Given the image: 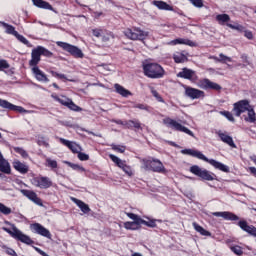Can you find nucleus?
<instances>
[{
  "instance_id": "58836bf2",
  "label": "nucleus",
  "mask_w": 256,
  "mask_h": 256,
  "mask_svg": "<svg viewBox=\"0 0 256 256\" xmlns=\"http://www.w3.org/2000/svg\"><path fill=\"white\" fill-rule=\"evenodd\" d=\"M150 91H151V94L153 95V97H155V99L158 101V103H165V99H163L161 94H159V92H157V90H155L154 87H151Z\"/></svg>"
},
{
  "instance_id": "ea45409f",
  "label": "nucleus",
  "mask_w": 256,
  "mask_h": 256,
  "mask_svg": "<svg viewBox=\"0 0 256 256\" xmlns=\"http://www.w3.org/2000/svg\"><path fill=\"white\" fill-rule=\"evenodd\" d=\"M219 114L223 115V117H226V119H228V121H230L231 123H235V117H233V113L227 110H224V111H220Z\"/></svg>"
},
{
  "instance_id": "e433bc0d",
  "label": "nucleus",
  "mask_w": 256,
  "mask_h": 256,
  "mask_svg": "<svg viewBox=\"0 0 256 256\" xmlns=\"http://www.w3.org/2000/svg\"><path fill=\"white\" fill-rule=\"evenodd\" d=\"M68 167H71L73 171H79L80 173H85V168L79 164H74L71 162H65Z\"/></svg>"
},
{
  "instance_id": "f8f14e48",
  "label": "nucleus",
  "mask_w": 256,
  "mask_h": 256,
  "mask_svg": "<svg viewBox=\"0 0 256 256\" xmlns=\"http://www.w3.org/2000/svg\"><path fill=\"white\" fill-rule=\"evenodd\" d=\"M93 37L101 38L102 43H109L115 39V34L107 29L95 28L92 29Z\"/></svg>"
},
{
  "instance_id": "5701e85b",
  "label": "nucleus",
  "mask_w": 256,
  "mask_h": 256,
  "mask_svg": "<svg viewBox=\"0 0 256 256\" xmlns=\"http://www.w3.org/2000/svg\"><path fill=\"white\" fill-rule=\"evenodd\" d=\"M212 215L214 217H223L225 221H239V216L229 211L213 212Z\"/></svg>"
},
{
  "instance_id": "cd10ccee",
  "label": "nucleus",
  "mask_w": 256,
  "mask_h": 256,
  "mask_svg": "<svg viewBox=\"0 0 256 256\" xmlns=\"http://www.w3.org/2000/svg\"><path fill=\"white\" fill-rule=\"evenodd\" d=\"M13 168L18 171V173H21L22 175H25L29 173V166H27L25 163H22L19 160H15L13 163Z\"/></svg>"
},
{
  "instance_id": "ddd939ff",
  "label": "nucleus",
  "mask_w": 256,
  "mask_h": 256,
  "mask_svg": "<svg viewBox=\"0 0 256 256\" xmlns=\"http://www.w3.org/2000/svg\"><path fill=\"white\" fill-rule=\"evenodd\" d=\"M109 159H111L119 169H122L128 177H133V168L127 164V161L121 160L119 157L115 156V154H109Z\"/></svg>"
},
{
  "instance_id": "5fc2aeb1",
  "label": "nucleus",
  "mask_w": 256,
  "mask_h": 256,
  "mask_svg": "<svg viewBox=\"0 0 256 256\" xmlns=\"http://www.w3.org/2000/svg\"><path fill=\"white\" fill-rule=\"evenodd\" d=\"M113 151H117V153H125V146L112 144Z\"/></svg>"
},
{
  "instance_id": "f704fd0d",
  "label": "nucleus",
  "mask_w": 256,
  "mask_h": 256,
  "mask_svg": "<svg viewBox=\"0 0 256 256\" xmlns=\"http://www.w3.org/2000/svg\"><path fill=\"white\" fill-rule=\"evenodd\" d=\"M2 27H5L6 28V33L8 35H14V37L17 35V31L15 30V28L13 27V25L11 24H8L6 22H0Z\"/></svg>"
},
{
  "instance_id": "a878e982",
  "label": "nucleus",
  "mask_w": 256,
  "mask_h": 256,
  "mask_svg": "<svg viewBox=\"0 0 256 256\" xmlns=\"http://www.w3.org/2000/svg\"><path fill=\"white\" fill-rule=\"evenodd\" d=\"M218 137L223 143H226V145H229V147H232V149H237V145L233 141V137L229 136V134L219 132Z\"/></svg>"
},
{
  "instance_id": "4be33fe9",
  "label": "nucleus",
  "mask_w": 256,
  "mask_h": 256,
  "mask_svg": "<svg viewBox=\"0 0 256 256\" xmlns=\"http://www.w3.org/2000/svg\"><path fill=\"white\" fill-rule=\"evenodd\" d=\"M176 77H179L180 79H187L188 81H195V79H197V74H195V70L182 68V71H180Z\"/></svg>"
},
{
  "instance_id": "0e129e2a",
  "label": "nucleus",
  "mask_w": 256,
  "mask_h": 256,
  "mask_svg": "<svg viewBox=\"0 0 256 256\" xmlns=\"http://www.w3.org/2000/svg\"><path fill=\"white\" fill-rule=\"evenodd\" d=\"M249 171H250L251 175H254V177H256V168L255 167H249Z\"/></svg>"
},
{
  "instance_id": "f3484780",
  "label": "nucleus",
  "mask_w": 256,
  "mask_h": 256,
  "mask_svg": "<svg viewBox=\"0 0 256 256\" xmlns=\"http://www.w3.org/2000/svg\"><path fill=\"white\" fill-rule=\"evenodd\" d=\"M55 101H57L58 103H60V105H63L64 107H67L68 109H70V111H76V112H80L83 111V108L77 106V104H75V102H73V100H71L70 98H59V96H56Z\"/></svg>"
},
{
  "instance_id": "052dcab7",
  "label": "nucleus",
  "mask_w": 256,
  "mask_h": 256,
  "mask_svg": "<svg viewBox=\"0 0 256 256\" xmlns=\"http://www.w3.org/2000/svg\"><path fill=\"white\" fill-rule=\"evenodd\" d=\"M6 253H7V255L17 256V252H15V250H13L11 248H7Z\"/></svg>"
},
{
  "instance_id": "423d86ee",
  "label": "nucleus",
  "mask_w": 256,
  "mask_h": 256,
  "mask_svg": "<svg viewBox=\"0 0 256 256\" xmlns=\"http://www.w3.org/2000/svg\"><path fill=\"white\" fill-rule=\"evenodd\" d=\"M56 45L57 47H60V49H62L63 51H66V53H70L75 59H83V57H85L83 51L73 44L57 41Z\"/></svg>"
},
{
  "instance_id": "864d4df0",
  "label": "nucleus",
  "mask_w": 256,
  "mask_h": 256,
  "mask_svg": "<svg viewBox=\"0 0 256 256\" xmlns=\"http://www.w3.org/2000/svg\"><path fill=\"white\" fill-rule=\"evenodd\" d=\"M77 155L80 161H89V154H86L80 151L77 153Z\"/></svg>"
},
{
  "instance_id": "412c9836",
  "label": "nucleus",
  "mask_w": 256,
  "mask_h": 256,
  "mask_svg": "<svg viewBox=\"0 0 256 256\" xmlns=\"http://www.w3.org/2000/svg\"><path fill=\"white\" fill-rule=\"evenodd\" d=\"M59 142L70 149L74 154H78L80 151H83V148L76 142H71L65 138H59Z\"/></svg>"
},
{
  "instance_id": "79ce46f5",
  "label": "nucleus",
  "mask_w": 256,
  "mask_h": 256,
  "mask_svg": "<svg viewBox=\"0 0 256 256\" xmlns=\"http://www.w3.org/2000/svg\"><path fill=\"white\" fill-rule=\"evenodd\" d=\"M194 229H195L198 233H200V235H205L206 237L211 236V232L205 230V228H203L202 226L195 225V226H194Z\"/></svg>"
},
{
  "instance_id": "4468645a",
  "label": "nucleus",
  "mask_w": 256,
  "mask_h": 256,
  "mask_svg": "<svg viewBox=\"0 0 256 256\" xmlns=\"http://www.w3.org/2000/svg\"><path fill=\"white\" fill-rule=\"evenodd\" d=\"M216 21L219 25H227L230 29H233L234 31H240L242 32L245 27L243 25H233L230 24L229 21H231V16L229 14H218L216 15Z\"/></svg>"
},
{
  "instance_id": "b1692460",
  "label": "nucleus",
  "mask_w": 256,
  "mask_h": 256,
  "mask_svg": "<svg viewBox=\"0 0 256 256\" xmlns=\"http://www.w3.org/2000/svg\"><path fill=\"white\" fill-rule=\"evenodd\" d=\"M127 217L134 222H126L124 225H151V223L143 220L139 215L133 213H127Z\"/></svg>"
},
{
  "instance_id": "c85d7f7f",
  "label": "nucleus",
  "mask_w": 256,
  "mask_h": 256,
  "mask_svg": "<svg viewBox=\"0 0 256 256\" xmlns=\"http://www.w3.org/2000/svg\"><path fill=\"white\" fill-rule=\"evenodd\" d=\"M33 5H35V7H38L39 9H47L48 11H54L55 12V8H53V6L44 0H32Z\"/></svg>"
},
{
  "instance_id": "603ef678",
  "label": "nucleus",
  "mask_w": 256,
  "mask_h": 256,
  "mask_svg": "<svg viewBox=\"0 0 256 256\" xmlns=\"http://www.w3.org/2000/svg\"><path fill=\"white\" fill-rule=\"evenodd\" d=\"M50 74L56 79H67V76H65V74H59V72H55L54 70H50Z\"/></svg>"
},
{
  "instance_id": "3c124183",
  "label": "nucleus",
  "mask_w": 256,
  "mask_h": 256,
  "mask_svg": "<svg viewBox=\"0 0 256 256\" xmlns=\"http://www.w3.org/2000/svg\"><path fill=\"white\" fill-rule=\"evenodd\" d=\"M231 251H233L235 255H238V256L243 255V249L241 248V246H232Z\"/></svg>"
},
{
  "instance_id": "de8ad7c7",
  "label": "nucleus",
  "mask_w": 256,
  "mask_h": 256,
  "mask_svg": "<svg viewBox=\"0 0 256 256\" xmlns=\"http://www.w3.org/2000/svg\"><path fill=\"white\" fill-rule=\"evenodd\" d=\"M218 61H219V63H227V61L229 62V63H231V58L230 57H228V56H226L225 54H223V53H221V54H219V59H218Z\"/></svg>"
},
{
  "instance_id": "c9c22d12",
  "label": "nucleus",
  "mask_w": 256,
  "mask_h": 256,
  "mask_svg": "<svg viewBox=\"0 0 256 256\" xmlns=\"http://www.w3.org/2000/svg\"><path fill=\"white\" fill-rule=\"evenodd\" d=\"M240 227L243 231H246V233H249V235H253L254 237H256V228H255V226L241 225Z\"/></svg>"
},
{
  "instance_id": "6e6d98bb",
  "label": "nucleus",
  "mask_w": 256,
  "mask_h": 256,
  "mask_svg": "<svg viewBox=\"0 0 256 256\" xmlns=\"http://www.w3.org/2000/svg\"><path fill=\"white\" fill-rule=\"evenodd\" d=\"M134 109H141L142 111H149V106L147 104H135Z\"/></svg>"
},
{
  "instance_id": "338daca9",
  "label": "nucleus",
  "mask_w": 256,
  "mask_h": 256,
  "mask_svg": "<svg viewBox=\"0 0 256 256\" xmlns=\"http://www.w3.org/2000/svg\"><path fill=\"white\" fill-rule=\"evenodd\" d=\"M14 73H15V68H11V69H9V70L6 72L7 75H13Z\"/></svg>"
},
{
  "instance_id": "9d476101",
  "label": "nucleus",
  "mask_w": 256,
  "mask_h": 256,
  "mask_svg": "<svg viewBox=\"0 0 256 256\" xmlns=\"http://www.w3.org/2000/svg\"><path fill=\"white\" fill-rule=\"evenodd\" d=\"M164 124L167 125V127L174 129V131H180L181 133H186V135H190V137H194L193 131L183 126L181 123L177 122L175 119L166 118L164 119Z\"/></svg>"
},
{
  "instance_id": "a18cd8bd",
  "label": "nucleus",
  "mask_w": 256,
  "mask_h": 256,
  "mask_svg": "<svg viewBox=\"0 0 256 256\" xmlns=\"http://www.w3.org/2000/svg\"><path fill=\"white\" fill-rule=\"evenodd\" d=\"M0 213L3 215H11V208L0 202Z\"/></svg>"
},
{
  "instance_id": "a19ab883",
  "label": "nucleus",
  "mask_w": 256,
  "mask_h": 256,
  "mask_svg": "<svg viewBox=\"0 0 256 256\" xmlns=\"http://www.w3.org/2000/svg\"><path fill=\"white\" fill-rule=\"evenodd\" d=\"M16 39L20 41V43H23V45H26V47H31V42L25 38V36L19 34V32L15 35Z\"/></svg>"
},
{
  "instance_id": "e2e57ef3",
  "label": "nucleus",
  "mask_w": 256,
  "mask_h": 256,
  "mask_svg": "<svg viewBox=\"0 0 256 256\" xmlns=\"http://www.w3.org/2000/svg\"><path fill=\"white\" fill-rule=\"evenodd\" d=\"M35 251L39 253L42 256H49L47 253H45L43 250L39 249L38 247H34Z\"/></svg>"
},
{
  "instance_id": "72a5a7b5",
  "label": "nucleus",
  "mask_w": 256,
  "mask_h": 256,
  "mask_svg": "<svg viewBox=\"0 0 256 256\" xmlns=\"http://www.w3.org/2000/svg\"><path fill=\"white\" fill-rule=\"evenodd\" d=\"M114 89L118 95H121V97H129L133 95L131 91L125 89V87L121 86V84H115Z\"/></svg>"
},
{
  "instance_id": "393cba45",
  "label": "nucleus",
  "mask_w": 256,
  "mask_h": 256,
  "mask_svg": "<svg viewBox=\"0 0 256 256\" xmlns=\"http://www.w3.org/2000/svg\"><path fill=\"white\" fill-rule=\"evenodd\" d=\"M31 231L37 233L38 235H42V237H46L47 239H51V232L47 230L42 225H33L31 226Z\"/></svg>"
},
{
  "instance_id": "4d7b16f0",
  "label": "nucleus",
  "mask_w": 256,
  "mask_h": 256,
  "mask_svg": "<svg viewBox=\"0 0 256 256\" xmlns=\"http://www.w3.org/2000/svg\"><path fill=\"white\" fill-rule=\"evenodd\" d=\"M190 3H192V5H194V7H198L199 9H201V7H203V0H189Z\"/></svg>"
},
{
  "instance_id": "7c9ffc66",
  "label": "nucleus",
  "mask_w": 256,
  "mask_h": 256,
  "mask_svg": "<svg viewBox=\"0 0 256 256\" xmlns=\"http://www.w3.org/2000/svg\"><path fill=\"white\" fill-rule=\"evenodd\" d=\"M153 5L162 11H173V6L167 4L165 1L154 0Z\"/></svg>"
},
{
  "instance_id": "c756f323",
  "label": "nucleus",
  "mask_w": 256,
  "mask_h": 256,
  "mask_svg": "<svg viewBox=\"0 0 256 256\" xmlns=\"http://www.w3.org/2000/svg\"><path fill=\"white\" fill-rule=\"evenodd\" d=\"M172 58L174 60V63H187V61H189V59L187 58V54H185V51L175 52Z\"/></svg>"
},
{
  "instance_id": "6e6552de",
  "label": "nucleus",
  "mask_w": 256,
  "mask_h": 256,
  "mask_svg": "<svg viewBox=\"0 0 256 256\" xmlns=\"http://www.w3.org/2000/svg\"><path fill=\"white\" fill-rule=\"evenodd\" d=\"M3 230L6 231V233H9V235H11V237H13L14 239L21 241V243H25L26 245L33 244V240H31L29 236L23 234V232L17 229V227H12L10 229L4 227Z\"/></svg>"
},
{
  "instance_id": "13d9d810",
  "label": "nucleus",
  "mask_w": 256,
  "mask_h": 256,
  "mask_svg": "<svg viewBox=\"0 0 256 256\" xmlns=\"http://www.w3.org/2000/svg\"><path fill=\"white\" fill-rule=\"evenodd\" d=\"M241 59L243 63H246V65H250L249 56H247V54H242Z\"/></svg>"
},
{
  "instance_id": "8fccbe9b",
  "label": "nucleus",
  "mask_w": 256,
  "mask_h": 256,
  "mask_svg": "<svg viewBox=\"0 0 256 256\" xmlns=\"http://www.w3.org/2000/svg\"><path fill=\"white\" fill-rule=\"evenodd\" d=\"M116 123H117V125H122V127H125V128L127 129V128H131V124H132L133 122L128 121V120H126V121L117 120Z\"/></svg>"
},
{
  "instance_id": "09e8293b",
  "label": "nucleus",
  "mask_w": 256,
  "mask_h": 256,
  "mask_svg": "<svg viewBox=\"0 0 256 256\" xmlns=\"http://www.w3.org/2000/svg\"><path fill=\"white\" fill-rule=\"evenodd\" d=\"M9 62L5 59H0V71H5V69H9Z\"/></svg>"
},
{
  "instance_id": "1a4fd4ad",
  "label": "nucleus",
  "mask_w": 256,
  "mask_h": 256,
  "mask_svg": "<svg viewBox=\"0 0 256 256\" xmlns=\"http://www.w3.org/2000/svg\"><path fill=\"white\" fill-rule=\"evenodd\" d=\"M124 35L127 39H131V41H143L144 39H147L149 34L140 28H127L124 31Z\"/></svg>"
},
{
  "instance_id": "a211bd4d",
  "label": "nucleus",
  "mask_w": 256,
  "mask_h": 256,
  "mask_svg": "<svg viewBox=\"0 0 256 256\" xmlns=\"http://www.w3.org/2000/svg\"><path fill=\"white\" fill-rule=\"evenodd\" d=\"M20 193H22L24 197L29 199V201H32V203H35V205H39V207H43V200H41V198L37 196V193H35V191L22 189L20 190Z\"/></svg>"
},
{
  "instance_id": "49530a36",
  "label": "nucleus",
  "mask_w": 256,
  "mask_h": 256,
  "mask_svg": "<svg viewBox=\"0 0 256 256\" xmlns=\"http://www.w3.org/2000/svg\"><path fill=\"white\" fill-rule=\"evenodd\" d=\"M37 145H39V147H46L47 148V147H49V142H47L45 137L41 136L37 140Z\"/></svg>"
},
{
  "instance_id": "aec40b11",
  "label": "nucleus",
  "mask_w": 256,
  "mask_h": 256,
  "mask_svg": "<svg viewBox=\"0 0 256 256\" xmlns=\"http://www.w3.org/2000/svg\"><path fill=\"white\" fill-rule=\"evenodd\" d=\"M0 107L2 109H6V111H16L17 113H25V108L21 106H16L15 104H12L11 102L7 100H3L0 98Z\"/></svg>"
},
{
  "instance_id": "39448f33",
  "label": "nucleus",
  "mask_w": 256,
  "mask_h": 256,
  "mask_svg": "<svg viewBox=\"0 0 256 256\" xmlns=\"http://www.w3.org/2000/svg\"><path fill=\"white\" fill-rule=\"evenodd\" d=\"M41 55L51 59V57H53V52L49 51V49L43 46H37L31 52V60L29 61V65H39L41 62Z\"/></svg>"
},
{
  "instance_id": "473e14b6",
  "label": "nucleus",
  "mask_w": 256,
  "mask_h": 256,
  "mask_svg": "<svg viewBox=\"0 0 256 256\" xmlns=\"http://www.w3.org/2000/svg\"><path fill=\"white\" fill-rule=\"evenodd\" d=\"M170 45H188L189 47H195V42L189 39L178 38L170 42Z\"/></svg>"
},
{
  "instance_id": "f257e3e1",
  "label": "nucleus",
  "mask_w": 256,
  "mask_h": 256,
  "mask_svg": "<svg viewBox=\"0 0 256 256\" xmlns=\"http://www.w3.org/2000/svg\"><path fill=\"white\" fill-rule=\"evenodd\" d=\"M248 112V117L244 118V121L247 123H255L256 121V114L253 107H251V104L249 100L244 99L237 101L233 104L232 112L234 113L235 117H239L240 115H243V113Z\"/></svg>"
},
{
  "instance_id": "6ab92c4d",
  "label": "nucleus",
  "mask_w": 256,
  "mask_h": 256,
  "mask_svg": "<svg viewBox=\"0 0 256 256\" xmlns=\"http://www.w3.org/2000/svg\"><path fill=\"white\" fill-rule=\"evenodd\" d=\"M30 67H32V73L37 81H39L40 83H49V78L47 77V74L39 69V66L30 65Z\"/></svg>"
},
{
  "instance_id": "7ed1b4c3",
  "label": "nucleus",
  "mask_w": 256,
  "mask_h": 256,
  "mask_svg": "<svg viewBox=\"0 0 256 256\" xmlns=\"http://www.w3.org/2000/svg\"><path fill=\"white\" fill-rule=\"evenodd\" d=\"M142 69L148 79H163L165 77V69L157 62H143Z\"/></svg>"
},
{
  "instance_id": "774afa93",
  "label": "nucleus",
  "mask_w": 256,
  "mask_h": 256,
  "mask_svg": "<svg viewBox=\"0 0 256 256\" xmlns=\"http://www.w3.org/2000/svg\"><path fill=\"white\" fill-rule=\"evenodd\" d=\"M238 225H247V221H245V220H240V221L238 222Z\"/></svg>"
},
{
  "instance_id": "bf43d9fd",
  "label": "nucleus",
  "mask_w": 256,
  "mask_h": 256,
  "mask_svg": "<svg viewBox=\"0 0 256 256\" xmlns=\"http://www.w3.org/2000/svg\"><path fill=\"white\" fill-rule=\"evenodd\" d=\"M124 229L131 230V231H137V229H139V226L125 225Z\"/></svg>"
},
{
  "instance_id": "0eeeda50",
  "label": "nucleus",
  "mask_w": 256,
  "mask_h": 256,
  "mask_svg": "<svg viewBox=\"0 0 256 256\" xmlns=\"http://www.w3.org/2000/svg\"><path fill=\"white\" fill-rule=\"evenodd\" d=\"M190 173H192L196 177H199L202 181H215V178L217 177L215 173L207 169H203L197 165H193L190 167Z\"/></svg>"
},
{
  "instance_id": "20e7f679",
  "label": "nucleus",
  "mask_w": 256,
  "mask_h": 256,
  "mask_svg": "<svg viewBox=\"0 0 256 256\" xmlns=\"http://www.w3.org/2000/svg\"><path fill=\"white\" fill-rule=\"evenodd\" d=\"M140 163L142 165V169L144 171H152L153 173H167V169L165 168V165H163V162L157 158H153L151 156L147 158L140 159Z\"/></svg>"
},
{
  "instance_id": "2f4dec72",
  "label": "nucleus",
  "mask_w": 256,
  "mask_h": 256,
  "mask_svg": "<svg viewBox=\"0 0 256 256\" xmlns=\"http://www.w3.org/2000/svg\"><path fill=\"white\" fill-rule=\"evenodd\" d=\"M73 203L79 207V209L82 211V213H89L91 211V208H89V205H87L85 202L82 200H79L77 198H71Z\"/></svg>"
},
{
  "instance_id": "dca6fc26",
  "label": "nucleus",
  "mask_w": 256,
  "mask_h": 256,
  "mask_svg": "<svg viewBox=\"0 0 256 256\" xmlns=\"http://www.w3.org/2000/svg\"><path fill=\"white\" fill-rule=\"evenodd\" d=\"M185 89V96L189 97V99L195 100V99H204L205 92L203 90L193 88L190 86H184Z\"/></svg>"
},
{
  "instance_id": "bb28decb",
  "label": "nucleus",
  "mask_w": 256,
  "mask_h": 256,
  "mask_svg": "<svg viewBox=\"0 0 256 256\" xmlns=\"http://www.w3.org/2000/svg\"><path fill=\"white\" fill-rule=\"evenodd\" d=\"M0 172L5 173V175H11V165L9 164V161L5 160L1 152H0Z\"/></svg>"
},
{
  "instance_id": "69168bd1",
  "label": "nucleus",
  "mask_w": 256,
  "mask_h": 256,
  "mask_svg": "<svg viewBox=\"0 0 256 256\" xmlns=\"http://www.w3.org/2000/svg\"><path fill=\"white\" fill-rule=\"evenodd\" d=\"M95 19H99V17H103V12H94Z\"/></svg>"
},
{
  "instance_id": "2eb2a0df",
  "label": "nucleus",
  "mask_w": 256,
  "mask_h": 256,
  "mask_svg": "<svg viewBox=\"0 0 256 256\" xmlns=\"http://www.w3.org/2000/svg\"><path fill=\"white\" fill-rule=\"evenodd\" d=\"M198 87L200 89H204L205 91H221L223 89L221 85L209 80V78L200 79L198 81Z\"/></svg>"
},
{
  "instance_id": "f03ea898",
  "label": "nucleus",
  "mask_w": 256,
  "mask_h": 256,
  "mask_svg": "<svg viewBox=\"0 0 256 256\" xmlns=\"http://www.w3.org/2000/svg\"><path fill=\"white\" fill-rule=\"evenodd\" d=\"M182 153L184 155H191V157H196L197 159H200L201 161H205V163H209V165H212L214 169H218V171H222L223 173H229V166L215 160V159H209L207 156L201 153V151L193 150V149H184L182 150Z\"/></svg>"
},
{
  "instance_id": "c03bdc74",
  "label": "nucleus",
  "mask_w": 256,
  "mask_h": 256,
  "mask_svg": "<svg viewBox=\"0 0 256 256\" xmlns=\"http://www.w3.org/2000/svg\"><path fill=\"white\" fill-rule=\"evenodd\" d=\"M128 121H131L132 124H130V128H127V129H136L139 131L142 130L143 128L141 127V122L139 120H128Z\"/></svg>"
},
{
  "instance_id": "9b49d317",
  "label": "nucleus",
  "mask_w": 256,
  "mask_h": 256,
  "mask_svg": "<svg viewBox=\"0 0 256 256\" xmlns=\"http://www.w3.org/2000/svg\"><path fill=\"white\" fill-rule=\"evenodd\" d=\"M30 181L38 189H50V187H53V181L47 176H35Z\"/></svg>"
},
{
  "instance_id": "680f3d73",
  "label": "nucleus",
  "mask_w": 256,
  "mask_h": 256,
  "mask_svg": "<svg viewBox=\"0 0 256 256\" xmlns=\"http://www.w3.org/2000/svg\"><path fill=\"white\" fill-rule=\"evenodd\" d=\"M244 36L247 38V39H253V32L251 31H246Z\"/></svg>"
},
{
  "instance_id": "4c0bfd02",
  "label": "nucleus",
  "mask_w": 256,
  "mask_h": 256,
  "mask_svg": "<svg viewBox=\"0 0 256 256\" xmlns=\"http://www.w3.org/2000/svg\"><path fill=\"white\" fill-rule=\"evenodd\" d=\"M13 151L15 153H18V155H21L22 159H27V157H29V153H27L25 149L21 147H13Z\"/></svg>"
},
{
  "instance_id": "37998d69",
  "label": "nucleus",
  "mask_w": 256,
  "mask_h": 256,
  "mask_svg": "<svg viewBox=\"0 0 256 256\" xmlns=\"http://www.w3.org/2000/svg\"><path fill=\"white\" fill-rule=\"evenodd\" d=\"M59 165L57 164L56 160H52L51 158H46V167H49L52 170L57 169Z\"/></svg>"
}]
</instances>
